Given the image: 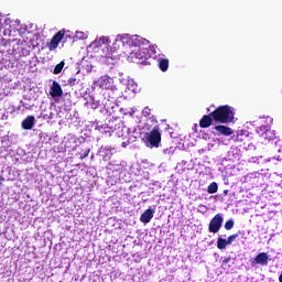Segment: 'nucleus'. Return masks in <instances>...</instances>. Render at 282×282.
<instances>
[{"label": "nucleus", "instance_id": "nucleus-1", "mask_svg": "<svg viewBox=\"0 0 282 282\" xmlns=\"http://www.w3.org/2000/svg\"><path fill=\"white\" fill-rule=\"evenodd\" d=\"M212 117L215 124H228L235 120V112H232V107L225 105L212 111Z\"/></svg>", "mask_w": 282, "mask_h": 282}, {"label": "nucleus", "instance_id": "nucleus-2", "mask_svg": "<svg viewBox=\"0 0 282 282\" xmlns=\"http://www.w3.org/2000/svg\"><path fill=\"white\" fill-rule=\"evenodd\" d=\"M145 140L150 149H158L162 142V133L160 127L155 126L150 132L145 133Z\"/></svg>", "mask_w": 282, "mask_h": 282}, {"label": "nucleus", "instance_id": "nucleus-3", "mask_svg": "<svg viewBox=\"0 0 282 282\" xmlns=\"http://www.w3.org/2000/svg\"><path fill=\"white\" fill-rule=\"evenodd\" d=\"M223 224H224V215L221 214L215 215L209 221L208 231L213 232V235H217V232L221 230Z\"/></svg>", "mask_w": 282, "mask_h": 282}, {"label": "nucleus", "instance_id": "nucleus-4", "mask_svg": "<svg viewBox=\"0 0 282 282\" xmlns=\"http://www.w3.org/2000/svg\"><path fill=\"white\" fill-rule=\"evenodd\" d=\"M65 39V29L59 30L50 42L46 43V47L50 52H54L57 50L58 45L61 44V41Z\"/></svg>", "mask_w": 282, "mask_h": 282}, {"label": "nucleus", "instance_id": "nucleus-5", "mask_svg": "<svg viewBox=\"0 0 282 282\" xmlns=\"http://www.w3.org/2000/svg\"><path fill=\"white\" fill-rule=\"evenodd\" d=\"M132 58H134V63H137L138 65H151V62H149V58H151V55H149V52L147 51V48L134 53Z\"/></svg>", "mask_w": 282, "mask_h": 282}, {"label": "nucleus", "instance_id": "nucleus-6", "mask_svg": "<svg viewBox=\"0 0 282 282\" xmlns=\"http://www.w3.org/2000/svg\"><path fill=\"white\" fill-rule=\"evenodd\" d=\"M270 257L265 252H260L256 256L254 260H251V265H268Z\"/></svg>", "mask_w": 282, "mask_h": 282}, {"label": "nucleus", "instance_id": "nucleus-7", "mask_svg": "<svg viewBox=\"0 0 282 282\" xmlns=\"http://www.w3.org/2000/svg\"><path fill=\"white\" fill-rule=\"evenodd\" d=\"M260 131H264V133H262L263 140H267L268 142L276 140V133L274 130L268 129V126H261Z\"/></svg>", "mask_w": 282, "mask_h": 282}, {"label": "nucleus", "instance_id": "nucleus-8", "mask_svg": "<svg viewBox=\"0 0 282 282\" xmlns=\"http://www.w3.org/2000/svg\"><path fill=\"white\" fill-rule=\"evenodd\" d=\"M50 95L52 96V98L63 97V87H61V84H58V82L56 80L53 82L51 86Z\"/></svg>", "mask_w": 282, "mask_h": 282}, {"label": "nucleus", "instance_id": "nucleus-9", "mask_svg": "<svg viewBox=\"0 0 282 282\" xmlns=\"http://www.w3.org/2000/svg\"><path fill=\"white\" fill-rule=\"evenodd\" d=\"M213 122H215V119H213L212 112L209 115H204L199 120V127L200 129H208V127H213Z\"/></svg>", "mask_w": 282, "mask_h": 282}, {"label": "nucleus", "instance_id": "nucleus-10", "mask_svg": "<svg viewBox=\"0 0 282 282\" xmlns=\"http://www.w3.org/2000/svg\"><path fill=\"white\" fill-rule=\"evenodd\" d=\"M215 131H217L218 135H226V138H228V135H232V133H235V131H232L230 129V127L228 126H216L214 127Z\"/></svg>", "mask_w": 282, "mask_h": 282}, {"label": "nucleus", "instance_id": "nucleus-11", "mask_svg": "<svg viewBox=\"0 0 282 282\" xmlns=\"http://www.w3.org/2000/svg\"><path fill=\"white\" fill-rule=\"evenodd\" d=\"M36 122V118L34 116H28L23 121H22V129L25 131H30Z\"/></svg>", "mask_w": 282, "mask_h": 282}, {"label": "nucleus", "instance_id": "nucleus-12", "mask_svg": "<svg viewBox=\"0 0 282 282\" xmlns=\"http://www.w3.org/2000/svg\"><path fill=\"white\" fill-rule=\"evenodd\" d=\"M155 214V210L148 208L141 216L140 221L142 224H149L151 219H153V215Z\"/></svg>", "mask_w": 282, "mask_h": 282}, {"label": "nucleus", "instance_id": "nucleus-13", "mask_svg": "<svg viewBox=\"0 0 282 282\" xmlns=\"http://www.w3.org/2000/svg\"><path fill=\"white\" fill-rule=\"evenodd\" d=\"M121 123L118 120H110L108 122V131L113 133V131H118V129H120Z\"/></svg>", "mask_w": 282, "mask_h": 282}, {"label": "nucleus", "instance_id": "nucleus-14", "mask_svg": "<svg viewBox=\"0 0 282 282\" xmlns=\"http://www.w3.org/2000/svg\"><path fill=\"white\" fill-rule=\"evenodd\" d=\"M228 240L221 238V237H218L217 238V248L218 250H226V248L228 247Z\"/></svg>", "mask_w": 282, "mask_h": 282}, {"label": "nucleus", "instance_id": "nucleus-15", "mask_svg": "<svg viewBox=\"0 0 282 282\" xmlns=\"http://www.w3.org/2000/svg\"><path fill=\"white\" fill-rule=\"evenodd\" d=\"M159 69H161V72H167L169 70V59L160 58L159 59Z\"/></svg>", "mask_w": 282, "mask_h": 282}, {"label": "nucleus", "instance_id": "nucleus-16", "mask_svg": "<svg viewBox=\"0 0 282 282\" xmlns=\"http://www.w3.org/2000/svg\"><path fill=\"white\" fill-rule=\"evenodd\" d=\"M217 191H219V185H217L216 182H213V183L207 187V192L209 193V195H214V193H217Z\"/></svg>", "mask_w": 282, "mask_h": 282}, {"label": "nucleus", "instance_id": "nucleus-17", "mask_svg": "<svg viewBox=\"0 0 282 282\" xmlns=\"http://www.w3.org/2000/svg\"><path fill=\"white\" fill-rule=\"evenodd\" d=\"M95 43L97 44V46L100 45H108L109 44V37L107 36H101L98 40L95 41Z\"/></svg>", "mask_w": 282, "mask_h": 282}, {"label": "nucleus", "instance_id": "nucleus-18", "mask_svg": "<svg viewBox=\"0 0 282 282\" xmlns=\"http://www.w3.org/2000/svg\"><path fill=\"white\" fill-rule=\"evenodd\" d=\"M63 67H65V62H64V61L59 62V63L54 67L53 74H55V75L61 74V72H63Z\"/></svg>", "mask_w": 282, "mask_h": 282}, {"label": "nucleus", "instance_id": "nucleus-19", "mask_svg": "<svg viewBox=\"0 0 282 282\" xmlns=\"http://www.w3.org/2000/svg\"><path fill=\"white\" fill-rule=\"evenodd\" d=\"M234 228H235V220L234 219H229L225 223V229L232 230Z\"/></svg>", "mask_w": 282, "mask_h": 282}, {"label": "nucleus", "instance_id": "nucleus-20", "mask_svg": "<svg viewBox=\"0 0 282 282\" xmlns=\"http://www.w3.org/2000/svg\"><path fill=\"white\" fill-rule=\"evenodd\" d=\"M238 237H239V234H234V235L229 236L228 239H226L227 243L230 246L232 243V241H236L238 239Z\"/></svg>", "mask_w": 282, "mask_h": 282}, {"label": "nucleus", "instance_id": "nucleus-21", "mask_svg": "<svg viewBox=\"0 0 282 282\" xmlns=\"http://www.w3.org/2000/svg\"><path fill=\"white\" fill-rule=\"evenodd\" d=\"M68 85H69V87H74V86L78 85V79L76 77H69Z\"/></svg>", "mask_w": 282, "mask_h": 282}, {"label": "nucleus", "instance_id": "nucleus-22", "mask_svg": "<svg viewBox=\"0 0 282 282\" xmlns=\"http://www.w3.org/2000/svg\"><path fill=\"white\" fill-rule=\"evenodd\" d=\"M90 151L91 149H87L83 154H80L79 160H85V158H88Z\"/></svg>", "mask_w": 282, "mask_h": 282}, {"label": "nucleus", "instance_id": "nucleus-23", "mask_svg": "<svg viewBox=\"0 0 282 282\" xmlns=\"http://www.w3.org/2000/svg\"><path fill=\"white\" fill-rule=\"evenodd\" d=\"M143 113H145V116H151V109H149V107H145Z\"/></svg>", "mask_w": 282, "mask_h": 282}, {"label": "nucleus", "instance_id": "nucleus-24", "mask_svg": "<svg viewBox=\"0 0 282 282\" xmlns=\"http://www.w3.org/2000/svg\"><path fill=\"white\" fill-rule=\"evenodd\" d=\"M98 101H93L91 104H90V107H91V109H96L97 107H98Z\"/></svg>", "mask_w": 282, "mask_h": 282}, {"label": "nucleus", "instance_id": "nucleus-25", "mask_svg": "<svg viewBox=\"0 0 282 282\" xmlns=\"http://www.w3.org/2000/svg\"><path fill=\"white\" fill-rule=\"evenodd\" d=\"M229 261H230V258H226L224 261H223V263H229Z\"/></svg>", "mask_w": 282, "mask_h": 282}, {"label": "nucleus", "instance_id": "nucleus-26", "mask_svg": "<svg viewBox=\"0 0 282 282\" xmlns=\"http://www.w3.org/2000/svg\"><path fill=\"white\" fill-rule=\"evenodd\" d=\"M150 48L152 50L153 54H155V46H150Z\"/></svg>", "mask_w": 282, "mask_h": 282}, {"label": "nucleus", "instance_id": "nucleus-27", "mask_svg": "<svg viewBox=\"0 0 282 282\" xmlns=\"http://www.w3.org/2000/svg\"><path fill=\"white\" fill-rule=\"evenodd\" d=\"M279 281L282 282V271L281 274L279 275Z\"/></svg>", "mask_w": 282, "mask_h": 282}, {"label": "nucleus", "instance_id": "nucleus-28", "mask_svg": "<svg viewBox=\"0 0 282 282\" xmlns=\"http://www.w3.org/2000/svg\"><path fill=\"white\" fill-rule=\"evenodd\" d=\"M100 87H105V84H102V82H100Z\"/></svg>", "mask_w": 282, "mask_h": 282}, {"label": "nucleus", "instance_id": "nucleus-29", "mask_svg": "<svg viewBox=\"0 0 282 282\" xmlns=\"http://www.w3.org/2000/svg\"><path fill=\"white\" fill-rule=\"evenodd\" d=\"M106 151H111V149L110 148H106Z\"/></svg>", "mask_w": 282, "mask_h": 282}]
</instances>
